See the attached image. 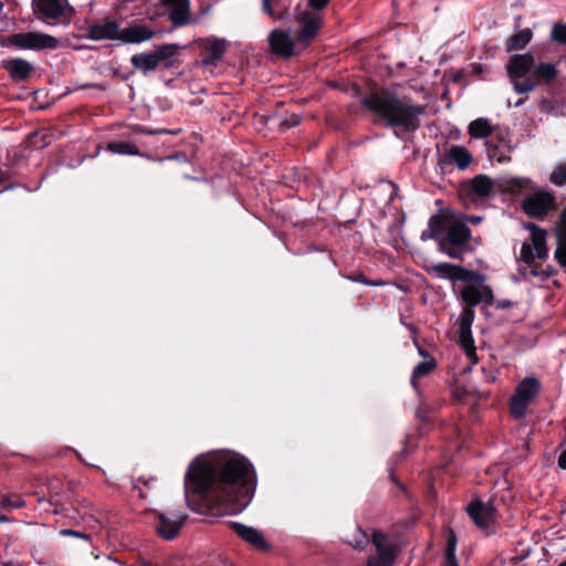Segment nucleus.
<instances>
[{
  "mask_svg": "<svg viewBox=\"0 0 566 566\" xmlns=\"http://www.w3.org/2000/svg\"><path fill=\"white\" fill-rule=\"evenodd\" d=\"M255 484V472L247 458L232 451H219L201 454L191 462L185 478V492L229 514H238L251 502Z\"/></svg>",
  "mask_w": 566,
  "mask_h": 566,
  "instance_id": "nucleus-1",
  "label": "nucleus"
},
{
  "mask_svg": "<svg viewBox=\"0 0 566 566\" xmlns=\"http://www.w3.org/2000/svg\"><path fill=\"white\" fill-rule=\"evenodd\" d=\"M363 104L388 125L401 126L407 130H416L420 125L419 116L424 113L423 105L413 104L408 96L390 90L370 94L363 99Z\"/></svg>",
  "mask_w": 566,
  "mask_h": 566,
  "instance_id": "nucleus-2",
  "label": "nucleus"
},
{
  "mask_svg": "<svg viewBox=\"0 0 566 566\" xmlns=\"http://www.w3.org/2000/svg\"><path fill=\"white\" fill-rule=\"evenodd\" d=\"M507 76L517 94H528L538 86L552 85L558 76V63L535 61L531 53L514 54L506 65Z\"/></svg>",
  "mask_w": 566,
  "mask_h": 566,
  "instance_id": "nucleus-3",
  "label": "nucleus"
},
{
  "mask_svg": "<svg viewBox=\"0 0 566 566\" xmlns=\"http://www.w3.org/2000/svg\"><path fill=\"white\" fill-rule=\"evenodd\" d=\"M295 22L300 30L294 35L290 30L274 29L268 35L270 51L280 57H291L300 53L317 34L319 30V18L308 15L305 11L294 14Z\"/></svg>",
  "mask_w": 566,
  "mask_h": 566,
  "instance_id": "nucleus-4",
  "label": "nucleus"
},
{
  "mask_svg": "<svg viewBox=\"0 0 566 566\" xmlns=\"http://www.w3.org/2000/svg\"><path fill=\"white\" fill-rule=\"evenodd\" d=\"M535 184L526 177H500L492 179L486 175L472 178L469 192L472 197L486 199L496 193L520 195L526 190H535Z\"/></svg>",
  "mask_w": 566,
  "mask_h": 566,
  "instance_id": "nucleus-5",
  "label": "nucleus"
},
{
  "mask_svg": "<svg viewBox=\"0 0 566 566\" xmlns=\"http://www.w3.org/2000/svg\"><path fill=\"white\" fill-rule=\"evenodd\" d=\"M525 228L530 231L531 237L522 244L521 260L524 264L520 266L518 273L524 280L546 279L549 273L534 265L536 260H544L548 255L546 231L534 223H526Z\"/></svg>",
  "mask_w": 566,
  "mask_h": 566,
  "instance_id": "nucleus-6",
  "label": "nucleus"
},
{
  "mask_svg": "<svg viewBox=\"0 0 566 566\" xmlns=\"http://www.w3.org/2000/svg\"><path fill=\"white\" fill-rule=\"evenodd\" d=\"M463 216H454L450 211L430 218V235L443 248L446 244L462 247L471 238L470 229L463 222Z\"/></svg>",
  "mask_w": 566,
  "mask_h": 566,
  "instance_id": "nucleus-7",
  "label": "nucleus"
},
{
  "mask_svg": "<svg viewBox=\"0 0 566 566\" xmlns=\"http://www.w3.org/2000/svg\"><path fill=\"white\" fill-rule=\"evenodd\" d=\"M539 391L541 382L536 377L527 376L521 380L517 384L513 396L510 398L511 415L516 419L523 418L528 406Z\"/></svg>",
  "mask_w": 566,
  "mask_h": 566,
  "instance_id": "nucleus-8",
  "label": "nucleus"
},
{
  "mask_svg": "<svg viewBox=\"0 0 566 566\" xmlns=\"http://www.w3.org/2000/svg\"><path fill=\"white\" fill-rule=\"evenodd\" d=\"M9 43L21 50L56 49L59 40L40 32H21L9 36Z\"/></svg>",
  "mask_w": 566,
  "mask_h": 566,
  "instance_id": "nucleus-9",
  "label": "nucleus"
},
{
  "mask_svg": "<svg viewBox=\"0 0 566 566\" xmlns=\"http://www.w3.org/2000/svg\"><path fill=\"white\" fill-rule=\"evenodd\" d=\"M187 514L181 511H169L157 514L156 531L158 535L167 541L174 539L182 528Z\"/></svg>",
  "mask_w": 566,
  "mask_h": 566,
  "instance_id": "nucleus-10",
  "label": "nucleus"
},
{
  "mask_svg": "<svg viewBox=\"0 0 566 566\" xmlns=\"http://www.w3.org/2000/svg\"><path fill=\"white\" fill-rule=\"evenodd\" d=\"M371 542L377 549V556L370 557L367 566H392L396 558V546L385 534L379 532L373 534Z\"/></svg>",
  "mask_w": 566,
  "mask_h": 566,
  "instance_id": "nucleus-11",
  "label": "nucleus"
},
{
  "mask_svg": "<svg viewBox=\"0 0 566 566\" xmlns=\"http://www.w3.org/2000/svg\"><path fill=\"white\" fill-rule=\"evenodd\" d=\"M554 196L545 190H538L523 201V210L531 217H544L554 206Z\"/></svg>",
  "mask_w": 566,
  "mask_h": 566,
  "instance_id": "nucleus-12",
  "label": "nucleus"
},
{
  "mask_svg": "<svg viewBox=\"0 0 566 566\" xmlns=\"http://www.w3.org/2000/svg\"><path fill=\"white\" fill-rule=\"evenodd\" d=\"M472 161V154L461 145H452L439 155V164L443 168L457 167L459 170H465Z\"/></svg>",
  "mask_w": 566,
  "mask_h": 566,
  "instance_id": "nucleus-13",
  "label": "nucleus"
},
{
  "mask_svg": "<svg viewBox=\"0 0 566 566\" xmlns=\"http://www.w3.org/2000/svg\"><path fill=\"white\" fill-rule=\"evenodd\" d=\"M474 313L471 310L464 311L460 318L459 340L471 365L478 361L474 340L471 333Z\"/></svg>",
  "mask_w": 566,
  "mask_h": 566,
  "instance_id": "nucleus-14",
  "label": "nucleus"
},
{
  "mask_svg": "<svg viewBox=\"0 0 566 566\" xmlns=\"http://www.w3.org/2000/svg\"><path fill=\"white\" fill-rule=\"evenodd\" d=\"M468 513L473 522L483 531H489L496 518V509L492 502L473 501L468 506Z\"/></svg>",
  "mask_w": 566,
  "mask_h": 566,
  "instance_id": "nucleus-15",
  "label": "nucleus"
},
{
  "mask_svg": "<svg viewBox=\"0 0 566 566\" xmlns=\"http://www.w3.org/2000/svg\"><path fill=\"white\" fill-rule=\"evenodd\" d=\"M86 35L94 41L116 40L119 38V25L116 20L105 18L91 23L87 27Z\"/></svg>",
  "mask_w": 566,
  "mask_h": 566,
  "instance_id": "nucleus-16",
  "label": "nucleus"
},
{
  "mask_svg": "<svg viewBox=\"0 0 566 566\" xmlns=\"http://www.w3.org/2000/svg\"><path fill=\"white\" fill-rule=\"evenodd\" d=\"M67 0H33L32 8L36 17L46 21L59 19L65 14Z\"/></svg>",
  "mask_w": 566,
  "mask_h": 566,
  "instance_id": "nucleus-17",
  "label": "nucleus"
},
{
  "mask_svg": "<svg viewBox=\"0 0 566 566\" xmlns=\"http://www.w3.org/2000/svg\"><path fill=\"white\" fill-rule=\"evenodd\" d=\"M461 300L468 306H475L482 301L485 303H492L493 293L490 286L482 283L468 284L461 290Z\"/></svg>",
  "mask_w": 566,
  "mask_h": 566,
  "instance_id": "nucleus-18",
  "label": "nucleus"
},
{
  "mask_svg": "<svg viewBox=\"0 0 566 566\" xmlns=\"http://www.w3.org/2000/svg\"><path fill=\"white\" fill-rule=\"evenodd\" d=\"M155 32L148 27L139 23H132L127 28H119L118 41L122 43H142L153 39Z\"/></svg>",
  "mask_w": 566,
  "mask_h": 566,
  "instance_id": "nucleus-19",
  "label": "nucleus"
},
{
  "mask_svg": "<svg viewBox=\"0 0 566 566\" xmlns=\"http://www.w3.org/2000/svg\"><path fill=\"white\" fill-rule=\"evenodd\" d=\"M169 10V18L174 25L181 27L189 22V0H160Z\"/></svg>",
  "mask_w": 566,
  "mask_h": 566,
  "instance_id": "nucleus-20",
  "label": "nucleus"
},
{
  "mask_svg": "<svg viewBox=\"0 0 566 566\" xmlns=\"http://www.w3.org/2000/svg\"><path fill=\"white\" fill-rule=\"evenodd\" d=\"M180 49L177 44H164L151 51L156 59L158 69H170L174 66V59Z\"/></svg>",
  "mask_w": 566,
  "mask_h": 566,
  "instance_id": "nucleus-21",
  "label": "nucleus"
},
{
  "mask_svg": "<svg viewBox=\"0 0 566 566\" xmlns=\"http://www.w3.org/2000/svg\"><path fill=\"white\" fill-rule=\"evenodd\" d=\"M3 66L14 81L27 80L33 70L32 65L23 59L4 61Z\"/></svg>",
  "mask_w": 566,
  "mask_h": 566,
  "instance_id": "nucleus-22",
  "label": "nucleus"
},
{
  "mask_svg": "<svg viewBox=\"0 0 566 566\" xmlns=\"http://www.w3.org/2000/svg\"><path fill=\"white\" fill-rule=\"evenodd\" d=\"M232 528L242 539L256 548H266V543L258 530L240 523H232Z\"/></svg>",
  "mask_w": 566,
  "mask_h": 566,
  "instance_id": "nucleus-23",
  "label": "nucleus"
},
{
  "mask_svg": "<svg viewBox=\"0 0 566 566\" xmlns=\"http://www.w3.org/2000/svg\"><path fill=\"white\" fill-rule=\"evenodd\" d=\"M555 258L563 268H566V209L562 213L560 222L557 228Z\"/></svg>",
  "mask_w": 566,
  "mask_h": 566,
  "instance_id": "nucleus-24",
  "label": "nucleus"
},
{
  "mask_svg": "<svg viewBox=\"0 0 566 566\" xmlns=\"http://www.w3.org/2000/svg\"><path fill=\"white\" fill-rule=\"evenodd\" d=\"M132 65L143 74H148L158 70L156 59L151 51L134 54L130 59Z\"/></svg>",
  "mask_w": 566,
  "mask_h": 566,
  "instance_id": "nucleus-25",
  "label": "nucleus"
},
{
  "mask_svg": "<svg viewBox=\"0 0 566 566\" xmlns=\"http://www.w3.org/2000/svg\"><path fill=\"white\" fill-rule=\"evenodd\" d=\"M227 49V42L224 40H212L206 48V56L203 64L207 66L216 65L217 62L222 57Z\"/></svg>",
  "mask_w": 566,
  "mask_h": 566,
  "instance_id": "nucleus-26",
  "label": "nucleus"
},
{
  "mask_svg": "<svg viewBox=\"0 0 566 566\" xmlns=\"http://www.w3.org/2000/svg\"><path fill=\"white\" fill-rule=\"evenodd\" d=\"M468 132L472 138H486L492 135L493 126L486 118L480 117L469 124Z\"/></svg>",
  "mask_w": 566,
  "mask_h": 566,
  "instance_id": "nucleus-27",
  "label": "nucleus"
},
{
  "mask_svg": "<svg viewBox=\"0 0 566 566\" xmlns=\"http://www.w3.org/2000/svg\"><path fill=\"white\" fill-rule=\"evenodd\" d=\"M532 38L533 32L531 29L520 30L507 40L506 51L512 52L523 50L531 42Z\"/></svg>",
  "mask_w": 566,
  "mask_h": 566,
  "instance_id": "nucleus-28",
  "label": "nucleus"
},
{
  "mask_svg": "<svg viewBox=\"0 0 566 566\" xmlns=\"http://www.w3.org/2000/svg\"><path fill=\"white\" fill-rule=\"evenodd\" d=\"M329 0H306L305 4H298L294 14H297L298 11H305L308 15H317L319 18V28L323 24V14L322 10L328 4Z\"/></svg>",
  "mask_w": 566,
  "mask_h": 566,
  "instance_id": "nucleus-29",
  "label": "nucleus"
},
{
  "mask_svg": "<svg viewBox=\"0 0 566 566\" xmlns=\"http://www.w3.org/2000/svg\"><path fill=\"white\" fill-rule=\"evenodd\" d=\"M458 265H453L451 263H437L432 264L428 271L433 273L436 276L440 279H449L455 280Z\"/></svg>",
  "mask_w": 566,
  "mask_h": 566,
  "instance_id": "nucleus-30",
  "label": "nucleus"
},
{
  "mask_svg": "<svg viewBox=\"0 0 566 566\" xmlns=\"http://www.w3.org/2000/svg\"><path fill=\"white\" fill-rule=\"evenodd\" d=\"M436 367V360L430 357L426 356V359L420 361L412 371L411 375V384L416 388V381L422 376L428 375L433 368Z\"/></svg>",
  "mask_w": 566,
  "mask_h": 566,
  "instance_id": "nucleus-31",
  "label": "nucleus"
},
{
  "mask_svg": "<svg viewBox=\"0 0 566 566\" xmlns=\"http://www.w3.org/2000/svg\"><path fill=\"white\" fill-rule=\"evenodd\" d=\"M107 149L111 150L112 153L119 155H139L138 148L135 145L127 142L109 143L107 145Z\"/></svg>",
  "mask_w": 566,
  "mask_h": 566,
  "instance_id": "nucleus-32",
  "label": "nucleus"
},
{
  "mask_svg": "<svg viewBox=\"0 0 566 566\" xmlns=\"http://www.w3.org/2000/svg\"><path fill=\"white\" fill-rule=\"evenodd\" d=\"M549 181L557 186L563 187L566 185V163H559L557 164L551 175H549Z\"/></svg>",
  "mask_w": 566,
  "mask_h": 566,
  "instance_id": "nucleus-33",
  "label": "nucleus"
},
{
  "mask_svg": "<svg viewBox=\"0 0 566 566\" xmlns=\"http://www.w3.org/2000/svg\"><path fill=\"white\" fill-rule=\"evenodd\" d=\"M455 280L462 281V282H475L479 284V283H483L484 276L474 271L465 270L461 266H458Z\"/></svg>",
  "mask_w": 566,
  "mask_h": 566,
  "instance_id": "nucleus-34",
  "label": "nucleus"
},
{
  "mask_svg": "<svg viewBox=\"0 0 566 566\" xmlns=\"http://www.w3.org/2000/svg\"><path fill=\"white\" fill-rule=\"evenodd\" d=\"M368 542V535L359 527L355 530L353 538L348 539V544L356 549H364Z\"/></svg>",
  "mask_w": 566,
  "mask_h": 566,
  "instance_id": "nucleus-35",
  "label": "nucleus"
},
{
  "mask_svg": "<svg viewBox=\"0 0 566 566\" xmlns=\"http://www.w3.org/2000/svg\"><path fill=\"white\" fill-rule=\"evenodd\" d=\"M551 39L560 44H566V23H555L552 27Z\"/></svg>",
  "mask_w": 566,
  "mask_h": 566,
  "instance_id": "nucleus-36",
  "label": "nucleus"
},
{
  "mask_svg": "<svg viewBox=\"0 0 566 566\" xmlns=\"http://www.w3.org/2000/svg\"><path fill=\"white\" fill-rule=\"evenodd\" d=\"M264 11L274 20H284L285 13L276 14L274 12L275 6H282L283 0H262Z\"/></svg>",
  "mask_w": 566,
  "mask_h": 566,
  "instance_id": "nucleus-37",
  "label": "nucleus"
},
{
  "mask_svg": "<svg viewBox=\"0 0 566 566\" xmlns=\"http://www.w3.org/2000/svg\"><path fill=\"white\" fill-rule=\"evenodd\" d=\"M25 501L20 496H3L0 502V509H21Z\"/></svg>",
  "mask_w": 566,
  "mask_h": 566,
  "instance_id": "nucleus-38",
  "label": "nucleus"
},
{
  "mask_svg": "<svg viewBox=\"0 0 566 566\" xmlns=\"http://www.w3.org/2000/svg\"><path fill=\"white\" fill-rule=\"evenodd\" d=\"M457 541L453 533L447 538L446 557H455Z\"/></svg>",
  "mask_w": 566,
  "mask_h": 566,
  "instance_id": "nucleus-39",
  "label": "nucleus"
},
{
  "mask_svg": "<svg viewBox=\"0 0 566 566\" xmlns=\"http://www.w3.org/2000/svg\"><path fill=\"white\" fill-rule=\"evenodd\" d=\"M60 535L64 536V537L72 536V537H76V538H81V539H85V541L90 539V535L88 534L81 533V532H77V531H74V530H69V528L61 530L60 531Z\"/></svg>",
  "mask_w": 566,
  "mask_h": 566,
  "instance_id": "nucleus-40",
  "label": "nucleus"
},
{
  "mask_svg": "<svg viewBox=\"0 0 566 566\" xmlns=\"http://www.w3.org/2000/svg\"><path fill=\"white\" fill-rule=\"evenodd\" d=\"M300 123V117L292 116L291 119H284L281 122L280 127L281 129H287L290 127L296 126Z\"/></svg>",
  "mask_w": 566,
  "mask_h": 566,
  "instance_id": "nucleus-41",
  "label": "nucleus"
},
{
  "mask_svg": "<svg viewBox=\"0 0 566 566\" xmlns=\"http://www.w3.org/2000/svg\"><path fill=\"white\" fill-rule=\"evenodd\" d=\"M440 251L452 259L459 258V253L453 248H448L447 244L443 248L440 247Z\"/></svg>",
  "mask_w": 566,
  "mask_h": 566,
  "instance_id": "nucleus-42",
  "label": "nucleus"
},
{
  "mask_svg": "<svg viewBox=\"0 0 566 566\" xmlns=\"http://www.w3.org/2000/svg\"><path fill=\"white\" fill-rule=\"evenodd\" d=\"M562 447H563L564 449H563V451H562V453H560V455H559V458H558V465H559L562 469L566 470V446H563V444H562Z\"/></svg>",
  "mask_w": 566,
  "mask_h": 566,
  "instance_id": "nucleus-43",
  "label": "nucleus"
},
{
  "mask_svg": "<svg viewBox=\"0 0 566 566\" xmlns=\"http://www.w3.org/2000/svg\"><path fill=\"white\" fill-rule=\"evenodd\" d=\"M488 153L491 158H496V148L492 146L490 142L486 143Z\"/></svg>",
  "mask_w": 566,
  "mask_h": 566,
  "instance_id": "nucleus-44",
  "label": "nucleus"
},
{
  "mask_svg": "<svg viewBox=\"0 0 566 566\" xmlns=\"http://www.w3.org/2000/svg\"><path fill=\"white\" fill-rule=\"evenodd\" d=\"M443 566H459L455 557H446Z\"/></svg>",
  "mask_w": 566,
  "mask_h": 566,
  "instance_id": "nucleus-45",
  "label": "nucleus"
},
{
  "mask_svg": "<svg viewBox=\"0 0 566 566\" xmlns=\"http://www.w3.org/2000/svg\"><path fill=\"white\" fill-rule=\"evenodd\" d=\"M429 235H430V223L428 224V229L421 233V239L423 241L428 240V239H433V237H429Z\"/></svg>",
  "mask_w": 566,
  "mask_h": 566,
  "instance_id": "nucleus-46",
  "label": "nucleus"
},
{
  "mask_svg": "<svg viewBox=\"0 0 566 566\" xmlns=\"http://www.w3.org/2000/svg\"><path fill=\"white\" fill-rule=\"evenodd\" d=\"M355 281L365 283L367 285H377L378 284V283H374V282H370V281L366 280L363 275H360L359 277L355 279Z\"/></svg>",
  "mask_w": 566,
  "mask_h": 566,
  "instance_id": "nucleus-47",
  "label": "nucleus"
},
{
  "mask_svg": "<svg viewBox=\"0 0 566 566\" xmlns=\"http://www.w3.org/2000/svg\"><path fill=\"white\" fill-rule=\"evenodd\" d=\"M468 221L472 222V223H480L482 218L481 217H470V218H467Z\"/></svg>",
  "mask_w": 566,
  "mask_h": 566,
  "instance_id": "nucleus-48",
  "label": "nucleus"
},
{
  "mask_svg": "<svg viewBox=\"0 0 566 566\" xmlns=\"http://www.w3.org/2000/svg\"><path fill=\"white\" fill-rule=\"evenodd\" d=\"M524 102H525V99H524V98H520V99H517V101L515 102L514 106H515V107H520V106H522V105L524 104Z\"/></svg>",
  "mask_w": 566,
  "mask_h": 566,
  "instance_id": "nucleus-49",
  "label": "nucleus"
},
{
  "mask_svg": "<svg viewBox=\"0 0 566 566\" xmlns=\"http://www.w3.org/2000/svg\"><path fill=\"white\" fill-rule=\"evenodd\" d=\"M10 520L8 518V516L6 515H0V523H7L9 522Z\"/></svg>",
  "mask_w": 566,
  "mask_h": 566,
  "instance_id": "nucleus-50",
  "label": "nucleus"
},
{
  "mask_svg": "<svg viewBox=\"0 0 566 566\" xmlns=\"http://www.w3.org/2000/svg\"><path fill=\"white\" fill-rule=\"evenodd\" d=\"M6 174L0 169V184L4 180Z\"/></svg>",
  "mask_w": 566,
  "mask_h": 566,
  "instance_id": "nucleus-51",
  "label": "nucleus"
},
{
  "mask_svg": "<svg viewBox=\"0 0 566 566\" xmlns=\"http://www.w3.org/2000/svg\"><path fill=\"white\" fill-rule=\"evenodd\" d=\"M139 132H143V133H146V134H150V133H151V132H149V130L142 129V128L139 129Z\"/></svg>",
  "mask_w": 566,
  "mask_h": 566,
  "instance_id": "nucleus-52",
  "label": "nucleus"
},
{
  "mask_svg": "<svg viewBox=\"0 0 566 566\" xmlns=\"http://www.w3.org/2000/svg\"><path fill=\"white\" fill-rule=\"evenodd\" d=\"M419 354L422 355V356H426L424 352L421 348H419Z\"/></svg>",
  "mask_w": 566,
  "mask_h": 566,
  "instance_id": "nucleus-53",
  "label": "nucleus"
},
{
  "mask_svg": "<svg viewBox=\"0 0 566 566\" xmlns=\"http://www.w3.org/2000/svg\"><path fill=\"white\" fill-rule=\"evenodd\" d=\"M558 566H566V559L563 563H560Z\"/></svg>",
  "mask_w": 566,
  "mask_h": 566,
  "instance_id": "nucleus-54",
  "label": "nucleus"
},
{
  "mask_svg": "<svg viewBox=\"0 0 566 566\" xmlns=\"http://www.w3.org/2000/svg\"><path fill=\"white\" fill-rule=\"evenodd\" d=\"M2 9H3V4H2V2L0 1V12L2 11Z\"/></svg>",
  "mask_w": 566,
  "mask_h": 566,
  "instance_id": "nucleus-55",
  "label": "nucleus"
}]
</instances>
